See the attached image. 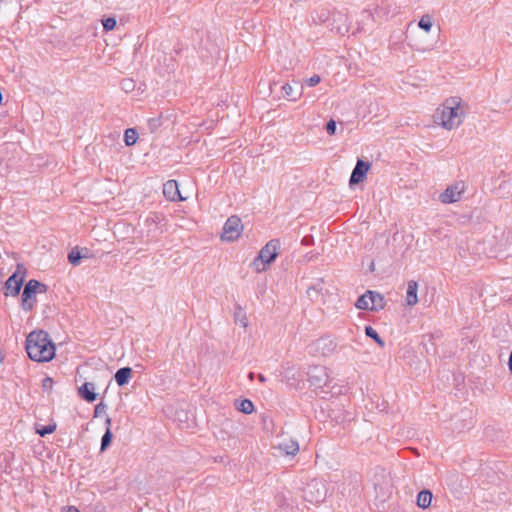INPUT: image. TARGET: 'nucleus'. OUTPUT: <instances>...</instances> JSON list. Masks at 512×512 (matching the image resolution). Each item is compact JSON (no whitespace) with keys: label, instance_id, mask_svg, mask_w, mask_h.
I'll use <instances>...</instances> for the list:
<instances>
[{"label":"nucleus","instance_id":"obj_1","mask_svg":"<svg viewBox=\"0 0 512 512\" xmlns=\"http://www.w3.org/2000/svg\"><path fill=\"white\" fill-rule=\"evenodd\" d=\"M468 111L466 101L458 95L446 97L434 110L433 123L446 130L458 129L464 122Z\"/></svg>","mask_w":512,"mask_h":512},{"label":"nucleus","instance_id":"obj_2","mask_svg":"<svg viewBox=\"0 0 512 512\" xmlns=\"http://www.w3.org/2000/svg\"><path fill=\"white\" fill-rule=\"evenodd\" d=\"M26 352L36 362H49L55 356V344L43 330L32 331L26 338Z\"/></svg>","mask_w":512,"mask_h":512},{"label":"nucleus","instance_id":"obj_3","mask_svg":"<svg viewBox=\"0 0 512 512\" xmlns=\"http://www.w3.org/2000/svg\"><path fill=\"white\" fill-rule=\"evenodd\" d=\"M279 241L271 240L260 250L252 262V268L258 272L266 271L278 256Z\"/></svg>","mask_w":512,"mask_h":512},{"label":"nucleus","instance_id":"obj_4","mask_svg":"<svg viewBox=\"0 0 512 512\" xmlns=\"http://www.w3.org/2000/svg\"><path fill=\"white\" fill-rule=\"evenodd\" d=\"M244 231V226L238 216L229 217L222 228L220 239L222 242L232 243L240 239Z\"/></svg>","mask_w":512,"mask_h":512},{"label":"nucleus","instance_id":"obj_5","mask_svg":"<svg viewBox=\"0 0 512 512\" xmlns=\"http://www.w3.org/2000/svg\"><path fill=\"white\" fill-rule=\"evenodd\" d=\"M46 291L47 287L45 284L34 279L29 280L22 293V308L25 311L32 310L36 302V295L43 294Z\"/></svg>","mask_w":512,"mask_h":512},{"label":"nucleus","instance_id":"obj_6","mask_svg":"<svg viewBox=\"0 0 512 512\" xmlns=\"http://www.w3.org/2000/svg\"><path fill=\"white\" fill-rule=\"evenodd\" d=\"M358 309L379 311L385 307L384 297L376 291H366L355 304Z\"/></svg>","mask_w":512,"mask_h":512},{"label":"nucleus","instance_id":"obj_7","mask_svg":"<svg viewBox=\"0 0 512 512\" xmlns=\"http://www.w3.org/2000/svg\"><path fill=\"white\" fill-rule=\"evenodd\" d=\"M467 189L466 183L462 180L449 184L439 195L442 204H452L460 201Z\"/></svg>","mask_w":512,"mask_h":512},{"label":"nucleus","instance_id":"obj_8","mask_svg":"<svg viewBox=\"0 0 512 512\" xmlns=\"http://www.w3.org/2000/svg\"><path fill=\"white\" fill-rule=\"evenodd\" d=\"M370 169V163L365 162L363 160H358L355 168L352 171L350 176L349 184L350 186H354L360 182H362Z\"/></svg>","mask_w":512,"mask_h":512},{"label":"nucleus","instance_id":"obj_9","mask_svg":"<svg viewBox=\"0 0 512 512\" xmlns=\"http://www.w3.org/2000/svg\"><path fill=\"white\" fill-rule=\"evenodd\" d=\"M326 495V488L320 482H314L310 485L308 490L306 491V499L312 503L321 502Z\"/></svg>","mask_w":512,"mask_h":512},{"label":"nucleus","instance_id":"obj_10","mask_svg":"<svg viewBox=\"0 0 512 512\" xmlns=\"http://www.w3.org/2000/svg\"><path fill=\"white\" fill-rule=\"evenodd\" d=\"M163 195L169 201H185L186 198L182 197L179 191L178 183L175 180H168L163 185Z\"/></svg>","mask_w":512,"mask_h":512},{"label":"nucleus","instance_id":"obj_11","mask_svg":"<svg viewBox=\"0 0 512 512\" xmlns=\"http://www.w3.org/2000/svg\"><path fill=\"white\" fill-rule=\"evenodd\" d=\"M278 449L285 455H295L299 451V444L290 437H283L278 443Z\"/></svg>","mask_w":512,"mask_h":512},{"label":"nucleus","instance_id":"obj_12","mask_svg":"<svg viewBox=\"0 0 512 512\" xmlns=\"http://www.w3.org/2000/svg\"><path fill=\"white\" fill-rule=\"evenodd\" d=\"M22 283H23V277L21 275L18 276L17 273H14L6 281L5 286H6L7 294H10L13 296L17 295L21 289Z\"/></svg>","mask_w":512,"mask_h":512},{"label":"nucleus","instance_id":"obj_13","mask_svg":"<svg viewBox=\"0 0 512 512\" xmlns=\"http://www.w3.org/2000/svg\"><path fill=\"white\" fill-rule=\"evenodd\" d=\"M78 393L81 398L90 403L94 402L97 398L95 385L91 382H85L81 387H79Z\"/></svg>","mask_w":512,"mask_h":512},{"label":"nucleus","instance_id":"obj_14","mask_svg":"<svg viewBox=\"0 0 512 512\" xmlns=\"http://www.w3.org/2000/svg\"><path fill=\"white\" fill-rule=\"evenodd\" d=\"M418 284L416 281H409L407 284V291L405 301L408 306H415L418 303Z\"/></svg>","mask_w":512,"mask_h":512},{"label":"nucleus","instance_id":"obj_15","mask_svg":"<svg viewBox=\"0 0 512 512\" xmlns=\"http://www.w3.org/2000/svg\"><path fill=\"white\" fill-rule=\"evenodd\" d=\"M234 321H235V324L241 328L246 329L249 326V319H248L247 313L240 306L235 308Z\"/></svg>","mask_w":512,"mask_h":512},{"label":"nucleus","instance_id":"obj_16","mask_svg":"<svg viewBox=\"0 0 512 512\" xmlns=\"http://www.w3.org/2000/svg\"><path fill=\"white\" fill-rule=\"evenodd\" d=\"M132 377V369L130 367L120 368L115 373V381L119 386L126 385Z\"/></svg>","mask_w":512,"mask_h":512},{"label":"nucleus","instance_id":"obj_17","mask_svg":"<svg viewBox=\"0 0 512 512\" xmlns=\"http://www.w3.org/2000/svg\"><path fill=\"white\" fill-rule=\"evenodd\" d=\"M433 495L429 490H422L417 495V506L421 509H427L430 507Z\"/></svg>","mask_w":512,"mask_h":512},{"label":"nucleus","instance_id":"obj_18","mask_svg":"<svg viewBox=\"0 0 512 512\" xmlns=\"http://www.w3.org/2000/svg\"><path fill=\"white\" fill-rule=\"evenodd\" d=\"M238 411L244 414H252L254 412V404L249 399L238 400L235 403Z\"/></svg>","mask_w":512,"mask_h":512},{"label":"nucleus","instance_id":"obj_19","mask_svg":"<svg viewBox=\"0 0 512 512\" xmlns=\"http://www.w3.org/2000/svg\"><path fill=\"white\" fill-rule=\"evenodd\" d=\"M434 25V20L431 15L425 14L418 21V27L425 31L426 33H430Z\"/></svg>","mask_w":512,"mask_h":512},{"label":"nucleus","instance_id":"obj_20","mask_svg":"<svg viewBox=\"0 0 512 512\" xmlns=\"http://www.w3.org/2000/svg\"><path fill=\"white\" fill-rule=\"evenodd\" d=\"M138 140V133L135 129L129 128L125 130L124 142L127 146L134 145Z\"/></svg>","mask_w":512,"mask_h":512},{"label":"nucleus","instance_id":"obj_21","mask_svg":"<svg viewBox=\"0 0 512 512\" xmlns=\"http://www.w3.org/2000/svg\"><path fill=\"white\" fill-rule=\"evenodd\" d=\"M365 334L372 338L380 347H384L385 343L384 341L382 340V338L379 336V334L377 333V331L372 328L371 326H366L365 327Z\"/></svg>","mask_w":512,"mask_h":512},{"label":"nucleus","instance_id":"obj_22","mask_svg":"<svg viewBox=\"0 0 512 512\" xmlns=\"http://www.w3.org/2000/svg\"><path fill=\"white\" fill-rule=\"evenodd\" d=\"M282 91L284 93V96L289 98L292 101L298 100L301 95V94L294 95V89L290 84H284L282 86Z\"/></svg>","mask_w":512,"mask_h":512},{"label":"nucleus","instance_id":"obj_23","mask_svg":"<svg viewBox=\"0 0 512 512\" xmlns=\"http://www.w3.org/2000/svg\"><path fill=\"white\" fill-rule=\"evenodd\" d=\"M82 256H81V253L78 249H73L69 254H68V260L69 262L76 266L80 263V260H81Z\"/></svg>","mask_w":512,"mask_h":512},{"label":"nucleus","instance_id":"obj_24","mask_svg":"<svg viewBox=\"0 0 512 512\" xmlns=\"http://www.w3.org/2000/svg\"><path fill=\"white\" fill-rule=\"evenodd\" d=\"M112 432L111 429L107 428L101 441V451H104L111 443Z\"/></svg>","mask_w":512,"mask_h":512},{"label":"nucleus","instance_id":"obj_25","mask_svg":"<svg viewBox=\"0 0 512 512\" xmlns=\"http://www.w3.org/2000/svg\"><path fill=\"white\" fill-rule=\"evenodd\" d=\"M117 21L114 17H108L102 20V25L105 31H111L116 27Z\"/></svg>","mask_w":512,"mask_h":512},{"label":"nucleus","instance_id":"obj_26","mask_svg":"<svg viewBox=\"0 0 512 512\" xmlns=\"http://www.w3.org/2000/svg\"><path fill=\"white\" fill-rule=\"evenodd\" d=\"M56 430V425L53 424V425H48V426H44L42 428H39L36 430V432L40 435V436H45V435H48V434H51L53 433L54 431Z\"/></svg>","mask_w":512,"mask_h":512},{"label":"nucleus","instance_id":"obj_27","mask_svg":"<svg viewBox=\"0 0 512 512\" xmlns=\"http://www.w3.org/2000/svg\"><path fill=\"white\" fill-rule=\"evenodd\" d=\"M54 386V381L51 377H45L42 381V387L46 391H52Z\"/></svg>","mask_w":512,"mask_h":512},{"label":"nucleus","instance_id":"obj_28","mask_svg":"<svg viewBox=\"0 0 512 512\" xmlns=\"http://www.w3.org/2000/svg\"><path fill=\"white\" fill-rule=\"evenodd\" d=\"M321 81V78L319 75H313L310 78H308L305 82L308 86L313 87L317 84H319Z\"/></svg>","mask_w":512,"mask_h":512},{"label":"nucleus","instance_id":"obj_29","mask_svg":"<svg viewBox=\"0 0 512 512\" xmlns=\"http://www.w3.org/2000/svg\"><path fill=\"white\" fill-rule=\"evenodd\" d=\"M326 130L330 135H334L336 132V122L334 120H330L326 125Z\"/></svg>","mask_w":512,"mask_h":512},{"label":"nucleus","instance_id":"obj_30","mask_svg":"<svg viewBox=\"0 0 512 512\" xmlns=\"http://www.w3.org/2000/svg\"><path fill=\"white\" fill-rule=\"evenodd\" d=\"M105 411V405L102 404V403H99L95 406V409H94V416L97 417L99 416L102 412Z\"/></svg>","mask_w":512,"mask_h":512},{"label":"nucleus","instance_id":"obj_31","mask_svg":"<svg viewBox=\"0 0 512 512\" xmlns=\"http://www.w3.org/2000/svg\"><path fill=\"white\" fill-rule=\"evenodd\" d=\"M63 512H80L75 506H68L63 508Z\"/></svg>","mask_w":512,"mask_h":512},{"label":"nucleus","instance_id":"obj_32","mask_svg":"<svg viewBox=\"0 0 512 512\" xmlns=\"http://www.w3.org/2000/svg\"><path fill=\"white\" fill-rule=\"evenodd\" d=\"M111 422H112L111 418L109 416H106V418H105L106 429L107 428L111 429Z\"/></svg>","mask_w":512,"mask_h":512},{"label":"nucleus","instance_id":"obj_33","mask_svg":"<svg viewBox=\"0 0 512 512\" xmlns=\"http://www.w3.org/2000/svg\"><path fill=\"white\" fill-rule=\"evenodd\" d=\"M508 365H509L510 371L512 372V352H511L510 357H509Z\"/></svg>","mask_w":512,"mask_h":512},{"label":"nucleus","instance_id":"obj_34","mask_svg":"<svg viewBox=\"0 0 512 512\" xmlns=\"http://www.w3.org/2000/svg\"><path fill=\"white\" fill-rule=\"evenodd\" d=\"M259 380L264 382L265 381L264 376L263 375H259Z\"/></svg>","mask_w":512,"mask_h":512}]
</instances>
